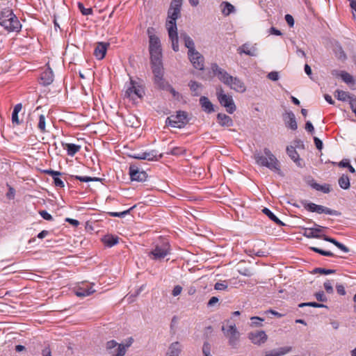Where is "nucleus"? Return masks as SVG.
Here are the masks:
<instances>
[{
  "label": "nucleus",
  "instance_id": "nucleus-1",
  "mask_svg": "<svg viewBox=\"0 0 356 356\" xmlns=\"http://www.w3.org/2000/svg\"><path fill=\"white\" fill-rule=\"evenodd\" d=\"M183 0H172L168 10V19L166 28L168 29L169 38L172 42V47L175 51H179L178 34L177 27V19L180 17L181 8Z\"/></svg>",
  "mask_w": 356,
  "mask_h": 356
},
{
  "label": "nucleus",
  "instance_id": "nucleus-2",
  "mask_svg": "<svg viewBox=\"0 0 356 356\" xmlns=\"http://www.w3.org/2000/svg\"><path fill=\"white\" fill-rule=\"evenodd\" d=\"M211 69L218 79L231 89L238 92H244L246 87L244 83L237 77L229 75L224 69L220 67L216 63L211 65Z\"/></svg>",
  "mask_w": 356,
  "mask_h": 356
},
{
  "label": "nucleus",
  "instance_id": "nucleus-3",
  "mask_svg": "<svg viewBox=\"0 0 356 356\" xmlns=\"http://www.w3.org/2000/svg\"><path fill=\"white\" fill-rule=\"evenodd\" d=\"M0 25L8 32H18L22 28L19 19L10 9H4L1 12Z\"/></svg>",
  "mask_w": 356,
  "mask_h": 356
},
{
  "label": "nucleus",
  "instance_id": "nucleus-4",
  "mask_svg": "<svg viewBox=\"0 0 356 356\" xmlns=\"http://www.w3.org/2000/svg\"><path fill=\"white\" fill-rule=\"evenodd\" d=\"M170 245L168 241H161L154 245L148 252V257L152 260L161 261L170 254Z\"/></svg>",
  "mask_w": 356,
  "mask_h": 356
},
{
  "label": "nucleus",
  "instance_id": "nucleus-5",
  "mask_svg": "<svg viewBox=\"0 0 356 356\" xmlns=\"http://www.w3.org/2000/svg\"><path fill=\"white\" fill-rule=\"evenodd\" d=\"M162 57L150 58L152 72L154 76V83L160 88H165V81L163 79V67Z\"/></svg>",
  "mask_w": 356,
  "mask_h": 356
},
{
  "label": "nucleus",
  "instance_id": "nucleus-6",
  "mask_svg": "<svg viewBox=\"0 0 356 356\" xmlns=\"http://www.w3.org/2000/svg\"><path fill=\"white\" fill-rule=\"evenodd\" d=\"M255 163L261 166H265L271 171L277 172L278 175L283 176V173L280 168V163L277 157H254Z\"/></svg>",
  "mask_w": 356,
  "mask_h": 356
},
{
  "label": "nucleus",
  "instance_id": "nucleus-7",
  "mask_svg": "<svg viewBox=\"0 0 356 356\" xmlns=\"http://www.w3.org/2000/svg\"><path fill=\"white\" fill-rule=\"evenodd\" d=\"M222 331L228 339L229 345L234 348H236L239 341L240 333L237 330L236 325L234 324L222 325Z\"/></svg>",
  "mask_w": 356,
  "mask_h": 356
},
{
  "label": "nucleus",
  "instance_id": "nucleus-8",
  "mask_svg": "<svg viewBox=\"0 0 356 356\" xmlns=\"http://www.w3.org/2000/svg\"><path fill=\"white\" fill-rule=\"evenodd\" d=\"M302 204L305 209L310 212H316L319 214L325 213L336 216L341 215V213L338 211L331 209L322 205H318L312 202H308L307 200L302 201Z\"/></svg>",
  "mask_w": 356,
  "mask_h": 356
},
{
  "label": "nucleus",
  "instance_id": "nucleus-9",
  "mask_svg": "<svg viewBox=\"0 0 356 356\" xmlns=\"http://www.w3.org/2000/svg\"><path fill=\"white\" fill-rule=\"evenodd\" d=\"M143 162L140 161L130 165L129 176L131 181H144L146 180L147 175L143 167Z\"/></svg>",
  "mask_w": 356,
  "mask_h": 356
},
{
  "label": "nucleus",
  "instance_id": "nucleus-10",
  "mask_svg": "<svg viewBox=\"0 0 356 356\" xmlns=\"http://www.w3.org/2000/svg\"><path fill=\"white\" fill-rule=\"evenodd\" d=\"M147 33L149 38V51L150 58L162 57V49L159 38L156 35L151 34L149 29L147 30Z\"/></svg>",
  "mask_w": 356,
  "mask_h": 356
},
{
  "label": "nucleus",
  "instance_id": "nucleus-11",
  "mask_svg": "<svg viewBox=\"0 0 356 356\" xmlns=\"http://www.w3.org/2000/svg\"><path fill=\"white\" fill-rule=\"evenodd\" d=\"M143 88L136 81L131 79L125 90L124 97L131 100L141 98L144 95Z\"/></svg>",
  "mask_w": 356,
  "mask_h": 356
},
{
  "label": "nucleus",
  "instance_id": "nucleus-12",
  "mask_svg": "<svg viewBox=\"0 0 356 356\" xmlns=\"http://www.w3.org/2000/svg\"><path fill=\"white\" fill-rule=\"evenodd\" d=\"M188 122V113L185 111H177L176 115H172L167 118L166 122L171 127L181 128Z\"/></svg>",
  "mask_w": 356,
  "mask_h": 356
},
{
  "label": "nucleus",
  "instance_id": "nucleus-13",
  "mask_svg": "<svg viewBox=\"0 0 356 356\" xmlns=\"http://www.w3.org/2000/svg\"><path fill=\"white\" fill-rule=\"evenodd\" d=\"M217 96L220 104L226 108L229 113L232 114L236 111V106L232 96L225 94L222 88L217 91Z\"/></svg>",
  "mask_w": 356,
  "mask_h": 356
},
{
  "label": "nucleus",
  "instance_id": "nucleus-14",
  "mask_svg": "<svg viewBox=\"0 0 356 356\" xmlns=\"http://www.w3.org/2000/svg\"><path fill=\"white\" fill-rule=\"evenodd\" d=\"M42 101L41 97H38L36 103L38 104L36 108L31 114V120H39L38 128L42 131H44V114L43 106L40 104Z\"/></svg>",
  "mask_w": 356,
  "mask_h": 356
},
{
  "label": "nucleus",
  "instance_id": "nucleus-15",
  "mask_svg": "<svg viewBox=\"0 0 356 356\" xmlns=\"http://www.w3.org/2000/svg\"><path fill=\"white\" fill-rule=\"evenodd\" d=\"M106 350L113 356H124L126 354L125 346L122 343H118L115 340H111L106 343Z\"/></svg>",
  "mask_w": 356,
  "mask_h": 356
},
{
  "label": "nucleus",
  "instance_id": "nucleus-16",
  "mask_svg": "<svg viewBox=\"0 0 356 356\" xmlns=\"http://www.w3.org/2000/svg\"><path fill=\"white\" fill-rule=\"evenodd\" d=\"M188 56L193 66L195 69L199 70H202L204 69V58L200 52L195 51L193 54H188Z\"/></svg>",
  "mask_w": 356,
  "mask_h": 356
},
{
  "label": "nucleus",
  "instance_id": "nucleus-17",
  "mask_svg": "<svg viewBox=\"0 0 356 356\" xmlns=\"http://www.w3.org/2000/svg\"><path fill=\"white\" fill-rule=\"evenodd\" d=\"M248 339L252 343L259 346L267 341L268 336L263 330L255 331L248 333Z\"/></svg>",
  "mask_w": 356,
  "mask_h": 356
},
{
  "label": "nucleus",
  "instance_id": "nucleus-18",
  "mask_svg": "<svg viewBox=\"0 0 356 356\" xmlns=\"http://www.w3.org/2000/svg\"><path fill=\"white\" fill-rule=\"evenodd\" d=\"M109 43L108 42H98L94 50V55L98 60H102L106 55Z\"/></svg>",
  "mask_w": 356,
  "mask_h": 356
},
{
  "label": "nucleus",
  "instance_id": "nucleus-19",
  "mask_svg": "<svg viewBox=\"0 0 356 356\" xmlns=\"http://www.w3.org/2000/svg\"><path fill=\"white\" fill-rule=\"evenodd\" d=\"M95 291L92 288V284H86L82 286H79L75 291V294L78 297H86L91 295Z\"/></svg>",
  "mask_w": 356,
  "mask_h": 356
},
{
  "label": "nucleus",
  "instance_id": "nucleus-20",
  "mask_svg": "<svg viewBox=\"0 0 356 356\" xmlns=\"http://www.w3.org/2000/svg\"><path fill=\"white\" fill-rule=\"evenodd\" d=\"M237 52L239 54H245L250 56H257V49L255 46H250L248 44H243L237 49Z\"/></svg>",
  "mask_w": 356,
  "mask_h": 356
},
{
  "label": "nucleus",
  "instance_id": "nucleus-21",
  "mask_svg": "<svg viewBox=\"0 0 356 356\" xmlns=\"http://www.w3.org/2000/svg\"><path fill=\"white\" fill-rule=\"evenodd\" d=\"M46 175H49L52 178V181L56 187L63 188L64 182L60 178L61 173L58 171H55L53 170H46Z\"/></svg>",
  "mask_w": 356,
  "mask_h": 356
},
{
  "label": "nucleus",
  "instance_id": "nucleus-22",
  "mask_svg": "<svg viewBox=\"0 0 356 356\" xmlns=\"http://www.w3.org/2000/svg\"><path fill=\"white\" fill-rule=\"evenodd\" d=\"M284 120L287 127L292 130H296L298 128L296 120L294 113L292 111L286 112L284 115Z\"/></svg>",
  "mask_w": 356,
  "mask_h": 356
},
{
  "label": "nucleus",
  "instance_id": "nucleus-23",
  "mask_svg": "<svg viewBox=\"0 0 356 356\" xmlns=\"http://www.w3.org/2000/svg\"><path fill=\"white\" fill-rule=\"evenodd\" d=\"M316 225L317 226V227L306 229L304 236H305L307 238H315L322 239L323 235L320 234V232H321L323 227L317 225Z\"/></svg>",
  "mask_w": 356,
  "mask_h": 356
},
{
  "label": "nucleus",
  "instance_id": "nucleus-24",
  "mask_svg": "<svg viewBox=\"0 0 356 356\" xmlns=\"http://www.w3.org/2000/svg\"><path fill=\"white\" fill-rule=\"evenodd\" d=\"M60 145L63 149L66 150L67 154L70 156H73L74 154L79 152L81 148V145L74 143H61Z\"/></svg>",
  "mask_w": 356,
  "mask_h": 356
},
{
  "label": "nucleus",
  "instance_id": "nucleus-25",
  "mask_svg": "<svg viewBox=\"0 0 356 356\" xmlns=\"http://www.w3.org/2000/svg\"><path fill=\"white\" fill-rule=\"evenodd\" d=\"M180 37L183 39L185 47L188 49V54L191 53L193 54V51H196L194 42L190 36H188L186 33H181L180 34Z\"/></svg>",
  "mask_w": 356,
  "mask_h": 356
},
{
  "label": "nucleus",
  "instance_id": "nucleus-26",
  "mask_svg": "<svg viewBox=\"0 0 356 356\" xmlns=\"http://www.w3.org/2000/svg\"><path fill=\"white\" fill-rule=\"evenodd\" d=\"M181 351V345L179 342L172 343L166 353V356H179Z\"/></svg>",
  "mask_w": 356,
  "mask_h": 356
},
{
  "label": "nucleus",
  "instance_id": "nucleus-27",
  "mask_svg": "<svg viewBox=\"0 0 356 356\" xmlns=\"http://www.w3.org/2000/svg\"><path fill=\"white\" fill-rule=\"evenodd\" d=\"M218 123L223 127H232L233 125L232 119L226 114L218 113L217 115Z\"/></svg>",
  "mask_w": 356,
  "mask_h": 356
},
{
  "label": "nucleus",
  "instance_id": "nucleus-28",
  "mask_svg": "<svg viewBox=\"0 0 356 356\" xmlns=\"http://www.w3.org/2000/svg\"><path fill=\"white\" fill-rule=\"evenodd\" d=\"M200 104L202 109L205 112L210 113H212L214 111L212 103L209 101V99L207 97H204V96L201 97L200 99Z\"/></svg>",
  "mask_w": 356,
  "mask_h": 356
},
{
  "label": "nucleus",
  "instance_id": "nucleus-29",
  "mask_svg": "<svg viewBox=\"0 0 356 356\" xmlns=\"http://www.w3.org/2000/svg\"><path fill=\"white\" fill-rule=\"evenodd\" d=\"M304 145L300 141H297L294 143L293 145H290L286 147V152L289 156H293V154H297L299 156V152L297 149H303Z\"/></svg>",
  "mask_w": 356,
  "mask_h": 356
},
{
  "label": "nucleus",
  "instance_id": "nucleus-30",
  "mask_svg": "<svg viewBox=\"0 0 356 356\" xmlns=\"http://www.w3.org/2000/svg\"><path fill=\"white\" fill-rule=\"evenodd\" d=\"M119 238L116 236L106 235L102 238L103 243L108 247H113L118 243Z\"/></svg>",
  "mask_w": 356,
  "mask_h": 356
},
{
  "label": "nucleus",
  "instance_id": "nucleus-31",
  "mask_svg": "<svg viewBox=\"0 0 356 356\" xmlns=\"http://www.w3.org/2000/svg\"><path fill=\"white\" fill-rule=\"evenodd\" d=\"M220 7L222 8V13L225 16H228L235 11L234 6L227 1H223Z\"/></svg>",
  "mask_w": 356,
  "mask_h": 356
},
{
  "label": "nucleus",
  "instance_id": "nucleus-32",
  "mask_svg": "<svg viewBox=\"0 0 356 356\" xmlns=\"http://www.w3.org/2000/svg\"><path fill=\"white\" fill-rule=\"evenodd\" d=\"M262 212L266 215L271 220L279 226H283L284 224L268 208H264Z\"/></svg>",
  "mask_w": 356,
  "mask_h": 356
},
{
  "label": "nucleus",
  "instance_id": "nucleus-33",
  "mask_svg": "<svg viewBox=\"0 0 356 356\" xmlns=\"http://www.w3.org/2000/svg\"><path fill=\"white\" fill-rule=\"evenodd\" d=\"M46 86L49 85L54 81V72L53 69L50 66L49 61L46 63Z\"/></svg>",
  "mask_w": 356,
  "mask_h": 356
},
{
  "label": "nucleus",
  "instance_id": "nucleus-34",
  "mask_svg": "<svg viewBox=\"0 0 356 356\" xmlns=\"http://www.w3.org/2000/svg\"><path fill=\"white\" fill-rule=\"evenodd\" d=\"M188 86L190 87L193 96H198L200 95V90L202 88L201 83L195 81H191L188 83Z\"/></svg>",
  "mask_w": 356,
  "mask_h": 356
},
{
  "label": "nucleus",
  "instance_id": "nucleus-35",
  "mask_svg": "<svg viewBox=\"0 0 356 356\" xmlns=\"http://www.w3.org/2000/svg\"><path fill=\"white\" fill-rule=\"evenodd\" d=\"M335 93H336L335 97H337V98L341 101L344 102V101L349 100V102H350V99H355V97H351L348 92L337 90L335 92Z\"/></svg>",
  "mask_w": 356,
  "mask_h": 356
},
{
  "label": "nucleus",
  "instance_id": "nucleus-36",
  "mask_svg": "<svg viewBox=\"0 0 356 356\" xmlns=\"http://www.w3.org/2000/svg\"><path fill=\"white\" fill-rule=\"evenodd\" d=\"M339 185L343 189H348L350 188V179L348 175H342V176L339 179Z\"/></svg>",
  "mask_w": 356,
  "mask_h": 356
},
{
  "label": "nucleus",
  "instance_id": "nucleus-37",
  "mask_svg": "<svg viewBox=\"0 0 356 356\" xmlns=\"http://www.w3.org/2000/svg\"><path fill=\"white\" fill-rule=\"evenodd\" d=\"M339 76H341L342 80L347 84H349V85L354 84V83H355L354 78L349 73H348L345 71H341L339 74Z\"/></svg>",
  "mask_w": 356,
  "mask_h": 356
},
{
  "label": "nucleus",
  "instance_id": "nucleus-38",
  "mask_svg": "<svg viewBox=\"0 0 356 356\" xmlns=\"http://www.w3.org/2000/svg\"><path fill=\"white\" fill-rule=\"evenodd\" d=\"M244 261H241L238 264V273L244 276L250 277L253 275L252 270L248 268L241 267V264H243Z\"/></svg>",
  "mask_w": 356,
  "mask_h": 356
},
{
  "label": "nucleus",
  "instance_id": "nucleus-39",
  "mask_svg": "<svg viewBox=\"0 0 356 356\" xmlns=\"http://www.w3.org/2000/svg\"><path fill=\"white\" fill-rule=\"evenodd\" d=\"M312 187L316 189V191H322L324 193H328L330 192V186L329 184H324V185H321L319 184H317V183H314V184L312 185Z\"/></svg>",
  "mask_w": 356,
  "mask_h": 356
},
{
  "label": "nucleus",
  "instance_id": "nucleus-40",
  "mask_svg": "<svg viewBox=\"0 0 356 356\" xmlns=\"http://www.w3.org/2000/svg\"><path fill=\"white\" fill-rule=\"evenodd\" d=\"M170 154L172 156H181L182 154H191V152L188 153L187 152V149L186 148H184V147H173L171 149Z\"/></svg>",
  "mask_w": 356,
  "mask_h": 356
},
{
  "label": "nucleus",
  "instance_id": "nucleus-41",
  "mask_svg": "<svg viewBox=\"0 0 356 356\" xmlns=\"http://www.w3.org/2000/svg\"><path fill=\"white\" fill-rule=\"evenodd\" d=\"M76 179L79 180L80 181L83 182H89V181H98L100 180L99 178L97 177H91L88 176H72Z\"/></svg>",
  "mask_w": 356,
  "mask_h": 356
},
{
  "label": "nucleus",
  "instance_id": "nucleus-42",
  "mask_svg": "<svg viewBox=\"0 0 356 356\" xmlns=\"http://www.w3.org/2000/svg\"><path fill=\"white\" fill-rule=\"evenodd\" d=\"M317 307V308H323V307H327L326 305L323 304L317 303L315 302H302L298 305L299 307Z\"/></svg>",
  "mask_w": 356,
  "mask_h": 356
},
{
  "label": "nucleus",
  "instance_id": "nucleus-43",
  "mask_svg": "<svg viewBox=\"0 0 356 356\" xmlns=\"http://www.w3.org/2000/svg\"><path fill=\"white\" fill-rule=\"evenodd\" d=\"M251 320V326L252 327H261V323L264 321V318L258 317V316H252L250 318Z\"/></svg>",
  "mask_w": 356,
  "mask_h": 356
},
{
  "label": "nucleus",
  "instance_id": "nucleus-44",
  "mask_svg": "<svg viewBox=\"0 0 356 356\" xmlns=\"http://www.w3.org/2000/svg\"><path fill=\"white\" fill-rule=\"evenodd\" d=\"M313 272L314 273H320L323 275H328V274H332L336 272L335 270L332 269H326L323 268H316L314 269Z\"/></svg>",
  "mask_w": 356,
  "mask_h": 356
},
{
  "label": "nucleus",
  "instance_id": "nucleus-45",
  "mask_svg": "<svg viewBox=\"0 0 356 356\" xmlns=\"http://www.w3.org/2000/svg\"><path fill=\"white\" fill-rule=\"evenodd\" d=\"M310 249L312 250H313L314 252L318 253L323 256H327V257L334 256V254L330 251H325V250H321V249L316 248V247H311Z\"/></svg>",
  "mask_w": 356,
  "mask_h": 356
},
{
  "label": "nucleus",
  "instance_id": "nucleus-46",
  "mask_svg": "<svg viewBox=\"0 0 356 356\" xmlns=\"http://www.w3.org/2000/svg\"><path fill=\"white\" fill-rule=\"evenodd\" d=\"M135 207V206L131 207L130 209L122 211V212H109L108 214L112 217H119V218H123L126 215H127L131 209H133Z\"/></svg>",
  "mask_w": 356,
  "mask_h": 356
},
{
  "label": "nucleus",
  "instance_id": "nucleus-47",
  "mask_svg": "<svg viewBox=\"0 0 356 356\" xmlns=\"http://www.w3.org/2000/svg\"><path fill=\"white\" fill-rule=\"evenodd\" d=\"M78 7H79L81 13L83 15H91L92 13V9L91 8H85L83 5V3H78Z\"/></svg>",
  "mask_w": 356,
  "mask_h": 356
},
{
  "label": "nucleus",
  "instance_id": "nucleus-48",
  "mask_svg": "<svg viewBox=\"0 0 356 356\" xmlns=\"http://www.w3.org/2000/svg\"><path fill=\"white\" fill-rule=\"evenodd\" d=\"M202 353L204 356H211V345L209 342H204L202 346Z\"/></svg>",
  "mask_w": 356,
  "mask_h": 356
},
{
  "label": "nucleus",
  "instance_id": "nucleus-49",
  "mask_svg": "<svg viewBox=\"0 0 356 356\" xmlns=\"http://www.w3.org/2000/svg\"><path fill=\"white\" fill-rule=\"evenodd\" d=\"M228 287V285L225 281L222 282H216L214 285V289L218 291H223L226 290Z\"/></svg>",
  "mask_w": 356,
  "mask_h": 356
},
{
  "label": "nucleus",
  "instance_id": "nucleus-50",
  "mask_svg": "<svg viewBox=\"0 0 356 356\" xmlns=\"http://www.w3.org/2000/svg\"><path fill=\"white\" fill-rule=\"evenodd\" d=\"M291 350H292V348L291 346H285V347L280 348L275 350L278 353L279 356H282V355L289 353Z\"/></svg>",
  "mask_w": 356,
  "mask_h": 356
},
{
  "label": "nucleus",
  "instance_id": "nucleus-51",
  "mask_svg": "<svg viewBox=\"0 0 356 356\" xmlns=\"http://www.w3.org/2000/svg\"><path fill=\"white\" fill-rule=\"evenodd\" d=\"M314 296L318 301L323 302L327 301V298L323 291H318L316 293Z\"/></svg>",
  "mask_w": 356,
  "mask_h": 356
},
{
  "label": "nucleus",
  "instance_id": "nucleus-52",
  "mask_svg": "<svg viewBox=\"0 0 356 356\" xmlns=\"http://www.w3.org/2000/svg\"><path fill=\"white\" fill-rule=\"evenodd\" d=\"M323 286H324V288L327 293H333V291H334L333 287H332V284L330 280H327L326 282H325L323 284Z\"/></svg>",
  "mask_w": 356,
  "mask_h": 356
},
{
  "label": "nucleus",
  "instance_id": "nucleus-53",
  "mask_svg": "<svg viewBox=\"0 0 356 356\" xmlns=\"http://www.w3.org/2000/svg\"><path fill=\"white\" fill-rule=\"evenodd\" d=\"M267 77L272 81H277L280 78L279 74L277 72H270L268 74Z\"/></svg>",
  "mask_w": 356,
  "mask_h": 356
},
{
  "label": "nucleus",
  "instance_id": "nucleus-54",
  "mask_svg": "<svg viewBox=\"0 0 356 356\" xmlns=\"http://www.w3.org/2000/svg\"><path fill=\"white\" fill-rule=\"evenodd\" d=\"M291 159L298 167H302L305 165V162L301 157H291Z\"/></svg>",
  "mask_w": 356,
  "mask_h": 356
},
{
  "label": "nucleus",
  "instance_id": "nucleus-55",
  "mask_svg": "<svg viewBox=\"0 0 356 356\" xmlns=\"http://www.w3.org/2000/svg\"><path fill=\"white\" fill-rule=\"evenodd\" d=\"M164 89H168L172 95L174 97L179 96V92H177L170 85L165 82V87Z\"/></svg>",
  "mask_w": 356,
  "mask_h": 356
},
{
  "label": "nucleus",
  "instance_id": "nucleus-56",
  "mask_svg": "<svg viewBox=\"0 0 356 356\" xmlns=\"http://www.w3.org/2000/svg\"><path fill=\"white\" fill-rule=\"evenodd\" d=\"M322 239L325 241L330 242L336 246H337V244H338V243H339V241H337L336 239L331 238L330 236H327L326 235H324V234H323Z\"/></svg>",
  "mask_w": 356,
  "mask_h": 356
},
{
  "label": "nucleus",
  "instance_id": "nucleus-57",
  "mask_svg": "<svg viewBox=\"0 0 356 356\" xmlns=\"http://www.w3.org/2000/svg\"><path fill=\"white\" fill-rule=\"evenodd\" d=\"M285 20L290 27H293L294 25V19L292 15L287 14L285 15Z\"/></svg>",
  "mask_w": 356,
  "mask_h": 356
},
{
  "label": "nucleus",
  "instance_id": "nucleus-58",
  "mask_svg": "<svg viewBox=\"0 0 356 356\" xmlns=\"http://www.w3.org/2000/svg\"><path fill=\"white\" fill-rule=\"evenodd\" d=\"M182 291V287L180 285H176L172 292L173 296H179Z\"/></svg>",
  "mask_w": 356,
  "mask_h": 356
},
{
  "label": "nucleus",
  "instance_id": "nucleus-59",
  "mask_svg": "<svg viewBox=\"0 0 356 356\" xmlns=\"http://www.w3.org/2000/svg\"><path fill=\"white\" fill-rule=\"evenodd\" d=\"M336 289H337V293L341 295V296H344L346 295V290H345V288L343 285L341 284H337L336 285Z\"/></svg>",
  "mask_w": 356,
  "mask_h": 356
},
{
  "label": "nucleus",
  "instance_id": "nucleus-60",
  "mask_svg": "<svg viewBox=\"0 0 356 356\" xmlns=\"http://www.w3.org/2000/svg\"><path fill=\"white\" fill-rule=\"evenodd\" d=\"M19 113L13 112L12 113V122L14 124L18 125L19 124V117H18Z\"/></svg>",
  "mask_w": 356,
  "mask_h": 356
},
{
  "label": "nucleus",
  "instance_id": "nucleus-61",
  "mask_svg": "<svg viewBox=\"0 0 356 356\" xmlns=\"http://www.w3.org/2000/svg\"><path fill=\"white\" fill-rule=\"evenodd\" d=\"M314 140L316 148L321 150L323 148V142L317 137H314Z\"/></svg>",
  "mask_w": 356,
  "mask_h": 356
},
{
  "label": "nucleus",
  "instance_id": "nucleus-62",
  "mask_svg": "<svg viewBox=\"0 0 356 356\" xmlns=\"http://www.w3.org/2000/svg\"><path fill=\"white\" fill-rule=\"evenodd\" d=\"M305 129L310 132V133H312L314 131V128L313 127V124H312V122L310 121H307L305 124Z\"/></svg>",
  "mask_w": 356,
  "mask_h": 356
},
{
  "label": "nucleus",
  "instance_id": "nucleus-63",
  "mask_svg": "<svg viewBox=\"0 0 356 356\" xmlns=\"http://www.w3.org/2000/svg\"><path fill=\"white\" fill-rule=\"evenodd\" d=\"M218 302V298L217 297H212L208 302L207 305L208 307H213L215 304H216Z\"/></svg>",
  "mask_w": 356,
  "mask_h": 356
},
{
  "label": "nucleus",
  "instance_id": "nucleus-64",
  "mask_svg": "<svg viewBox=\"0 0 356 356\" xmlns=\"http://www.w3.org/2000/svg\"><path fill=\"white\" fill-rule=\"evenodd\" d=\"M350 164V161L348 159H343L339 163V166L341 168H348Z\"/></svg>",
  "mask_w": 356,
  "mask_h": 356
}]
</instances>
